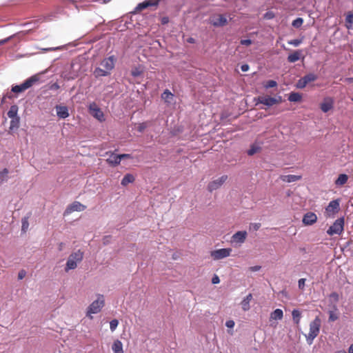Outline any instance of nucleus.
Returning a JSON list of instances; mask_svg holds the SVG:
<instances>
[{"mask_svg":"<svg viewBox=\"0 0 353 353\" xmlns=\"http://www.w3.org/2000/svg\"><path fill=\"white\" fill-rule=\"evenodd\" d=\"M10 130H17L19 128L20 124V117L19 116H17L16 117H12L10 118Z\"/></svg>","mask_w":353,"mask_h":353,"instance_id":"24","label":"nucleus"},{"mask_svg":"<svg viewBox=\"0 0 353 353\" xmlns=\"http://www.w3.org/2000/svg\"><path fill=\"white\" fill-rule=\"evenodd\" d=\"M85 0H62V3L63 5L66 6L68 3H72L74 4L77 9H79V6L78 3H81L84 2ZM86 4L80 5L81 7L85 6Z\"/></svg>","mask_w":353,"mask_h":353,"instance_id":"34","label":"nucleus"},{"mask_svg":"<svg viewBox=\"0 0 353 353\" xmlns=\"http://www.w3.org/2000/svg\"><path fill=\"white\" fill-rule=\"evenodd\" d=\"M119 325V321L117 319H112L110 322V329L111 330V332H114L117 326Z\"/></svg>","mask_w":353,"mask_h":353,"instance_id":"42","label":"nucleus"},{"mask_svg":"<svg viewBox=\"0 0 353 353\" xmlns=\"http://www.w3.org/2000/svg\"><path fill=\"white\" fill-rule=\"evenodd\" d=\"M169 22V17H163L161 18V23L162 25H165L168 23Z\"/></svg>","mask_w":353,"mask_h":353,"instance_id":"59","label":"nucleus"},{"mask_svg":"<svg viewBox=\"0 0 353 353\" xmlns=\"http://www.w3.org/2000/svg\"><path fill=\"white\" fill-rule=\"evenodd\" d=\"M160 0H145L139 3L135 8V12L141 11L150 6H157Z\"/></svg>","mask_w":353,"mask_h":353,"instance_id":"12","label":"nucleus"},{"mask_svg":"<svg viewBox=\"0 0 353 353\" xmlns=\"http://www.w3.org/2000/svg\"><path fill=\"white\" fill-rule=\"evenodd\" d=\"M60 86L57 83H54L50 86V90H57L59 89Z\"/></svg>","mask_w":353,"mask_h":353,"instance_id":"57","label":"nucleus"},{"mask_svg":"<svg viewBox=\"0 0 353 353\" xmlns=\"http://www.w3.org/2000/svg\"><path fill=\"white\" fill-rule=\"evenodd\" d=\"M64 14L63 9L61 7H57L55 12H52L45 17L46 21H52L57 17V14Z\"/></svg>","mask_w":353,"mask_h":353,"instance_id":"22","label":"nucleus"},{"mask_svg":"<svg viewBox=\"0 0 353 353\" xmlns=\"http://www.w3.org/2000/svg\"><path fill=\"white\" fill-rule=\"evenodd\" d=\"M302 42H303L302 39H296L289 40L288 41V43L289 45L293 46L294 47H298L302 43Z\"/></svg>","mask_w":353,"mask_h":353,"instance_id":"39","label":"nucleus"},{"mask_svg":"<svg viewBox=\"0 0 353 353\" xmlns=\"http://www.w3.org/2000/svg\"><path fill=\"white\" fill-rule=\"evenodd\" d=\"M119 156L121 157V160L125 159V158L130 157V154H119Z\"/></svg>","mask_w":353,"mask_h":353,"instance_id":"61","label":"nucleus"},{"mask_svg":"<svg viewBox=\"0 0 353 353\" xmlns=\"http://www.w3.org/2000/svg\"><path fill=\"white\" fill-rule=\"evenodd\" d=\"M219 282H220L219 277L217 275L214 274L212 279V283L213 284H218V283H219Z\"/></svg>","mask_w":353,"mask_h":353,"instance_id":"55","label":"nucleus"},{"mask_svg":"<svg viewBox=\"0 0 353 353\" xmlns=\"http://www.w3.org/2000/svg\"><path fill=\"white\" fill-rule=\"evenodd\" d=\"M293 321L295 324L298 325L300 323L301 314L299 309H294L292 312Z\"/></svg>","mask_w":353,"mask_h":353,"instance_id":"29","label":"nucleus"},{"mask_svg":"<svg viewBox=\"0 0 353 353\" xmlns=\"http://www.w3.org/2000/svg\"><path fill=\"white\" fill-rule=\"evenodd\" d=\"M85 208H86V207L84 205L81 204L80 202L74 201L73 203H72L70 205H69L67 207V208L65 211V213L70 214L73 212H82Z\"/></svg>","mask_w":353,"mask_h":353,"instance_id":"13","label":"nucleus"},{"mask_svg":"<svg viewBox=\"0 0 353 353\" xmlns=\"http://www.w3.org/2000/svg\"><path fill=\"white\" fill-rule=\"evenodd\" d=\"M57 115L60 119H65L69 116L68 109L65 105H57L55 107Z\"/></svg>","mask_w":353,"mask_h":353,"instance_id":"17","label":"nucleus"},{"mask_svg":"<svg viewBox=\"0 0 353 353\" xmlns=\"http://www.w3.org/2000/svg\"><path fill=\"white\" fill-rule=\"evenodd\" d=\"M321 323V319L318 316L310 322L309 333L305 334L306 341L308 345L312 344L314 339L319 335Z\"/></svg>","mask_w":353,"mask_h":353,"instance_id":"2","label":"nucleus"},{"mask_svg":"<svg viewBox=\"0 0 353 353\" xmlns=\"http://www.w3.org/2000/svg\"><path fill=\"white\" fill-rule=\"evenodd\" d=\"M187 41L190 43H195V39L192 37H190L187 39Z\"/></svg>","mask_w":353,"mask_h":353,"instance_id":"62","label":"nucleus"},{"mask_svg":"<svg viewBox=\"0 0 353 353\" xmlns=\"http://www.w3.org/2000/svg\"><path fill=\"white\" fill-rule=\"evenodd\" d=\"M307 83H305V81L301 77L300 79L298 80V81L296 83V87L299 89H303L305 88L307 85Z\"/></svg>","mask_w":353,"mask_h":353,"instance_id":"41","label":"nucleus"},{"mask_svg":"<svg viewBox=\"0 0 353 353\" xmlns=\"http://www.w3.org/2000/svg\"><path fill=\"white\" fill-rule=\"evenodd\" d=\"M261 150V147L256 144H252L250 149L247 151V154L249 156H252Z\"/></svg>","mask_w":353,"mask_h":353,"instance_id":"37","label":"nucleus"},{"mask_svg":"<svg viewBox=\"0 0 353 353\" xmlns=\"http://www.w3.org/2000/svg\"><path fill=\"white\" fill-rule=\"evenodd\" d=\"M252 299V294H248L241 302V308L243 311L246 312L250 309V302Z\"/></svg>","mask_w":353,"mask_h":353,"instance_id":"20","label":"nucleus"},{"mask_svg":"<svg viewBox=\"0 0 353 353\" xmlns=\"http://www.w3.org/2000/svg\"><path fill=\"white\" fill-rule=\"evenodd\" d=\"M89 110L91 114L96 118L97 120L102 121L104 120L103 112L97 105L95 103H92L89 105Z\"/></svg>","mask_w":353,"mask_h":353,"instance_id":"11","label":"nucleus"},{"mask_svg":"<svg viewBox=\"0 0 353 353\" xmlns=\"http://www.w3.org/2000/svg\"><path fill=\"white\" fill-rule=\"evenodd\" d=\"M210 23L215 28L223 27L228 24V19L225 14H217L210 18Z\"/></svg>","mask_w":353,"mask_h":353,"instance_id":"7","label":"nucleus"},{"mask_svg":"<svg viewBox=\"0 0 353 353\" xmlns=\"http://www.w3.org/2000/svg\"><path fill=\"white\" fill-rule=\"evenodd\" d=\"M281 99V97H279L278 99L272 97H258L257 98H254V101H256V105L261 103L268 107H271L279 103Z\"/></svg>","mask_w":353,"mask_h":353,"instance_id":"8","label":"nucleus"},{"mask_svg":"<svg viewBox=\"0 0 353 353\" xmlns=\"http://www.w3.org/2000/svg\"><path fill=\"white\" fill-rule=\"evenodd\" d=\"M333 108V101L331 99L325 100L321 103V110L326 113Z\"/></svg>","mask_w":353,"mask_h":353,"instance_id":"21","label":"nucleus"},{"mask_svg":"<svg viewBox=\"0 0 353 353\" xmlns=\"http://www.w3.org/2000/svg\"><path fill=\"white\" fill-rule=\"evenodd\" d=\"M121 157L119 154L111 153L110 157L107 159V162L112 166H117L121 163Z\"/></svg>","mask_w":353,"mask_h":353,"instance_id":"18","label":"nucleus"},{"mask_svg":"<svg viewBox=\"0 0 353 353\" xmlns=\"http://www.w3.org/2000/svg\"><path fill=\"white\" fill-rule=\"evenodd\" d=\"M19 108L17 105H12L7 112L8 117L10 119L12 117H16L18 116Z\"/></svg>","mask_w":353,"mask_h":353,"instance_id":"30","label":"nucleus"},{"mask_svg":"<svg viewBox=\"0 0 353 353\" xmlns=\"http://www.w3.org/2000/svg\"><path fill=\"white\" fill-rule=\"evenodd\" d=\"M348 176L346 174H341L335 181L336 185H343L347 183Z\"/></svg>","mask_w":353,"mask_h":353,"instance_id":"28","label":"nucleus"},{"mask_svg":"<svg viewBox=\"0 0 353 353\" xmlns=\"http://www.w3.org/2000/svg\"><path fill=\"white\" fill-rule=\"evenodd\" d=\"M174 94L168 89H165L161 94V99L165 101V103H170V100L173 99Z\"/></svg>","mask_w":353,"mask_h":353,"instance_id":"27","label":"nucleus"},{"mask_svg":"<svg viewBox=\"0 0 353 353\" xmlns=\"http://www.w3.org/2000/svg\"><path fill=\"white\" fill-rule=\"evenodd\" d=\"M303 23V19L301 17H298L292 21V26L294 28H299L302 26Z\"/></svg>","mask_w":353,"mask_h":353,"instance_id":"38","label":"nucleus"},{"mask_svg":"<svg viewBox=\"0 0 353 353\" xmlns=\"http://www.w3.org/2000/svg\"><path fill=\"white\" fill-rule=\"evenodd\" d=\"M345 23L346 28L347 29H350L352 28V25L353 24V13L352 12H349L345 17Z\"/></svg>","mask_w":353,"mask_h":353,"instance_id":"35","label":"nucleus"},{"mask_svg":"<svg viewBox=\"0 0 353 353\" xmlns=\"http://www.w3.org/2000/svg\"><path fill=\"white\" fill-rule=\"evenodd\" d=\"M8 174L9 170L7 168H4L2 171L0 172V184L6 182L8 180Z\"/></svg>","mask_w":353,"mask_h":353,"instance_id":"32","label":"nucleus"},{"mask_svg":"<svg viewBox=\"0 0 353 353\" xmlns=\"http://www.w3.org/2000/svg\"><path fill=\"white\" fill-rule=\"evenodd\" d=\"M347 353H353V343L349 347Z\"/></svg>","mask_w":353,"mask_h":353,"instance_id":"63","label":"nucleus"},{"mask_svg":"<svg viewBox=\"0 0 353 353\" xmlns=\"http://www.w3.org/2000/svg\"><path fill=\"white\" fill-rule=\"evenodd\" d=\"M277 85V82L274 80H268L264 84V87L266 89L274 88Z\"/></svg>","mask_w":353,"mask_h":353,"instance_id":"40","label":"nucleus"},{"mask_svg":"<svg viewBox=\"0 0 353 353\" xmlns=\"http://www.w3.org/2000/svg\"><path fill=\"white\" fill-rule=\"evenodd\" d=\"M231 252V248L218 249L211 252V256L214 260H220L229 256L230 255Z\"/></svg>","mask_w":353,"mask_h":353,"instance_id":"9","label":"nucleus"},{"mask_svg":"<svg viewBox=\"0 0 353 353\" xmlns=\"http://www.w3.org/2000/svg\"><path fill=\"white\" fill-rule=\"evenodd\" d=\"M300 178H301L300 176L289 174V175L283 176V181L288 182V183H292V182H295V181H298L299 179H300Z\"/></svg>","mask_w":353,"mask_h":353,"instance_id":"33","label":"nucleus"},{"mask_svg":"<svg viewBox=\"0 0 353 353\" xmlns=\"http://www.w3.org/2000/svg\"><path fill=\"white\" fill-rule=\"evenodd\" d=\"M97 299L94 301L88 307L87 314L99 313L105 305L104 296L100 294L97 295Z\"/></svg>","mask_w":353,"mask_h":353,"instance_id":"5","label":"nucleus"},{"mask_svg":"<svg viewBox=\"0 0 353 353\" xmlns=\"http://www.w3.org/2000/svg\"><path fill=\"white\" fill-rule=\"evenodd\" d=\"M112 350L114 353H123L122 343L119 340L115 341L112 344Z\"/></svg>","mask_w":353,"mask_h":353,"instance_id":"23","label":"nucleus"},{"mask_svg":"<svg viewBox=\"0 0 353 353\" xmlns=\"http://www.w3.org/2000/svg\"><path fill=\"white\" fill-rule=\"evenodd\" d=\"M305 281H306V279H303V278L300 279L298 281V286L300 290H304Z\"/></svg>","mask_w":353,"mask_h":353,"instance_id":"47","label":"nucleus"},{"mask_svg":"<svg viewBox=\"0 0 353 353\" xmlns=\"http://www.w3.org/2000/svg\"><path fill=\"white\" fill-rule=\"evenodd\" d=\"M330 298L332 299L334 301L337 302L339 301V296L336 292H332L330 295Z\"/></svg>","mask_w":353,"mask_h":353,"instance_id":"53","label":"nucleus"},{"mask_svg":"<svg viewBox=\"0 0 353 353\" xmlns=\"http://www.w3.org/2000/svg\"><path fill=\"white\" fill-rule=\"evenodd\" d=\"M116 58L114 55L103 59L99 67L94 68L93 74L98 79L102 77L110 75L112 70L114 68Z\"/></svg>","mask_w":353,"mask_h":353,"instance_id":"1","label":"nucleus"},{"mask_svg":"<svg viewBox=\"0 0 353 353\" xmlns=\"http://www.w3.org/2000/svg\"><path fill=\"white\" fill-rule=\"evenodd\" d=\"M225 325L229 328H232L234 326V322L232 320L227 321L225 323Z\"/></svg>","mask_w":353,"mask_h":353,"instance_id":"58","label":"nucleus"},{"mask_svg":"<svg viewBox=\"0 0 353 353\" xmlns=\"http://www.w3.org/2000/svg\"><path fill=\"white\" fill-rule=\"evenodd\" d=\"M274 17V14L272 12H267L264 14V18L267 19H272Z\"/></svg>","mask_w":353,"mask_h":353,"instance_id":"51","label":"nucleus"},{"mask_svg":"<svg viewBox=\"0 0 353 353\" xmlns=\"http://www.w3.org/2000/svg\"><path fill=\"white\" fill-rule=\"evenodd\" d=\"M39 80L37 74L33 75L27 79L23 83L20 85H14L12 86L11 91L14 93H20L30 88L33 84Z\"/></svg>","mask_w":353,"mask_h":353,"instance_id":"4","label":"nucleus"},{"mask_svg":"<svg viewBox=\"0 0 353 353\" xmlns=\"http://www.w3.org/2000/svg\"><path fill=\"white\" fill-rule=\"evenodd\" d=\"M61 49H62V47L58 46V47H55V48H42L41 50L43 52H49V51H54V50H61Z\"/></svg>","mask_w":353,"mask_h":353,"instance_id":"49","label":"nucleus"},{"mask_svg":"<svg viewBox=\"0 0 353 353\" xmlns=\"http://www.w3.org/2000/svg\"><path fill=\"white\" fill-rule=\"evenodd\" d=\"M228 179L227 175H223L221 177L212 181L208 185V190L212 192L214 190L219 189Z\"/></svg>","mask_w":353,"mask_h":353,"instance_id":"10","label":"nucleus"},{"mask_svg":"<svg viewBox=\"0 0 353 353\" xmlns=\"http://www.w3.org/2000/svg\"><path fill=\"white\" fill-rule=\"evenodd\" d=\"M147 123H139L138 126H137V131H139V132H143L145 128H147Z\"/></svg>","mask_w":353,"mask_h":353,"instance_id":"46","label":"nucleus"},{"mask_svg":"<svg viewBox=\"0 0 353 353\" xmlns=\"http://www.w3.org/2000/svg\"><path fill=\"white\" fill-rule=\"evenodd\" d=\"M83 259V252L80 250L70 254L68 258L65 271L66 272L70 270H74L77 267V263H80Z\"/></svg>","mask_w":353,"mask_h":353,"instance_id":"3","label":"nucleus"},{"mask_svg":"<svg viewBox=\"0 0 353 353\" xmlns=\"http://www.w3.org/2000/svg\"><path fill=\"white\" fill-rule=\"evenodd\" d=\"M134 179H135L132 174L128 173L122 179L121 184L123 186H126L128 184L133 183Z\"/></svg>","mask_w":353,"mask_h":353,"instance_id":"25","label":"nucleus"},{"mask_svg":"<svg viewBox=\"0 0 353 353\" xmlns=\"http://www.w3.org/2000/svg\"><path fill=\"white\" fill-rule=\"evenodd\" d=\"M317 221V216L312 212H308L303 217V223L305 225H312Z\"/></svg>","mask_w":353,"mask_h":353,"instance_id":"14","label":"nucleus"},{"mask_svg":"<svg viewBox=\"0 0 353 353\" xmlns=\"http://www.w3.org/2000/svg\"><path fill=\"white\" fill-rule=\"evenodd\" d=\"M141 73V71L137 68L132 70V75L134 77H137L140 76Z\"/></svg>","mask_w":353,"mask_h":353,"instance_id":"52","label":"nucleus"},{"mask_svg":"<svg viewBox=\"0 0 353 353\" xmlns=\"http://www.w3.org/2000/svg\"><path fill=\"white\" fill-rule=\"evenodd\" d=\"M344 230V217L337 219L334 223L327 230V234L330 236L334 234H341Z\"/></svg>","mask_w":353,"mask_h":353,"instance_id":"6","label":"nucleus"},{"mask_svg":"<svg viewBox=\"0 0 353 353\" xmlns=\"http://www.w3.org/2000/svg\"><path fill=\"white\" fill-rule=\"evenodd\" d=\"M12 37H14V35H12L10 37H8L4 39H1L0 40V46L3 45V44H5L7 42H8Z\"/></svg>","mask_w":353,"mask_h":353,"instance_id":"56","label":"nucleus"},{"mask_svg":"<svg viewBox=\"0 0 353 353\" xmlns=\"http://www.w3.org/2000/svg\"><path fill=\"white\" fill-rule=\"evenodd\" d=\"M249 68H250V66L247 63L243 64L241 66V70L242 72H247L249 70Z\"/></svg>","mask_w":353,"mask_h":353,"instance_id":"60","label":"nucleus"},{"mask_svg":"<svg viewBox=\"0 0 353 353\" xmlns=\"http://www.w3.org/2000/svg\"><path fill=\"white\" fill-rule=\"evenodd\" d=\"M336 353H347V352H345V350H339V351H337Z\"/></svg>","mask_w":353,"mask_h":353,"instance_id":"64","label":"nucleus"},{"mask_svg":"<svg viewBox=\"0 0 353 353\" xmlns=\"http://www.w3.org/2000/svg\"><path fill=\"white\" fill-rule=\"evenodd\" d=\"M301 50H295L293 52V53H291L288 56V61L289 63H295L301 59Z\"/></svg>","mask_w":353,"mask_h":353,"instance_id":"19","label":"nucleus"},{"mask_svg":"<svg viewBox=\"0 0 353 353\" xmlns=\"http://www.w3.org/2000/svg\"><path fill=\"white\" fill-rule=\"evenodd\" d=\"M338 318H339V316L337 314H336L333 311H329V321L330 322L335 321L336 320L338 319Z\"/></svg>","mask_w":353,"mask_h":353,"instance_id":"43","label":"nucleus"},{"mask_svg":"<svg viewBox=\"0 0 353 353\" xmlns=\"http://www.w3.org/2000/svg\"><path fill=\"white\" fill-rule=\"evenodd\" d=\"M303 79L305 81V83H308L316 81L318 79V76L314 73H308L303 76Z\"/></svg>","mask_w":353,"mask_h":353,"instance_id":"36","label":"nucleus"},{"mask_svg":"<svg viewBox=\"0 0 353 353\" xmlns=\"http://www.w3.org/2000/svg\"><path fill=\"white\" fill-rule=\"evenodd\" d=\"M26 275V272L24 270H21L18 273V279H23Z\"/></svg>","mask_w":353,"mask_h":353,"instance_id":"50","label":"nucleus"},{"mask_svg":"<svg viewBox=\"0 0 353 353\" xmlns=\"http://www.w3.org/2000/svg\"><path fill=\"white\" fill-rule=\"evenodd\" d=\"M302 96L299 92H292L289 94L288 100L290 102H298L300 101Z\"/></svg>","mask_w":353,"mask_h":353,"instance_id":"31","label":"nucleus"},{"mask_svg":"<svg viewBox=\"0 0 353 353\" xmlns=\"http://www.w3.org/2000/svg\"><path fill=\"white\" fill-rule=\"evenodd\" d=\"M28 226H29V223L28 221V219L26 217L22 219L21 230L25 232L28 230Z\"/></svg>","mask_w":353,"mask_h":353,"instance_id":"44","label":"nucleus"},{"mask_svg":"<svg viewBox=\"0 0 353 353\" xmlns=\"http://www.w3.org/2000/svg\"><path fill=\"white\" fill-rule=\"evenodd\" d=\"M283 317V312L281 309H276L270 314V318L274 320H281Z\"/></svg>","mask_w":353,"mask_h":353,"instance_id":"26","label":"nucleus"},{"mask_svg":"<svg viewBox=\"0 0 353 353\" xmlns=\"http://www.w3.org/2000/svg\"><path fill=\"white\" fill-rule=\"evenodd\" d=\"M261 223H252L250 225V230L253 231H257L261 228Z\"/></svg>","mask_w":353,"mask_h":353,"instance_id":"45","label":"nucleus"},{"mask_svg":"<svg viewBox=\"0 0 353 353\" xmlns=\"http://www.w3.org/2000/svg\"><path fill=\"white\" fill-rule=\"evenodd\" d=\"M248 233L246 231H238L232 236V242L236 243H243L246 239Z\"/></svg>","mask_w":353,"mask_h":353,"instance_id":"15","label":"nucleus"},{"mask_svg":"<svg viewBox=\"0 0 353 353\" xmlns=\"http://www.w3.org/2000/svg\"><path fill=\"white\" fill-rule=\"evenodd\" d=\"M340 208L339 201L338 199L331 201L328 205L325 208V211L327 214H335L336 213Z\"/></svg>","mask_w":353,"mask_h":353,"instance_id":"16","label":"nucleus"},{"mask_svg":"<svg viewBox=\"0 0 353 353\" xmlns=\"http://www.w3.org/2000/svg\"><path fill=\"white\" fill-rule=\"evenodd\" d=\"M252 41L251 39H241V41H240V43L242 45V46H250V44H252Z\"/></svg>","mask_w":353,"mask_h":353,"instance_id":"48","label":"nucleus"},{"mask_svg":"<svg viewBox=\"0 0 353 353\" xmlns=\"http://www.w3.org/2000/svg\"><path fill=\"white\" fill-rule=\"evenodd\" d=\"M261 268V266L260 265H254V266H252L249 268V270L250 272H257V271H259Z\"/></svg>","mask_w":353,"mask_h":353,"instance_id":"54","label":"nucleus"}]
</instances>
